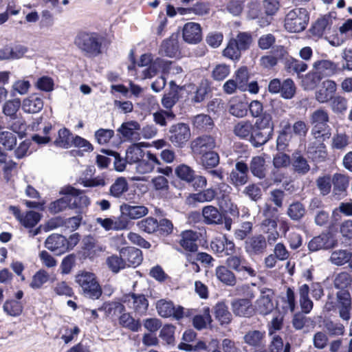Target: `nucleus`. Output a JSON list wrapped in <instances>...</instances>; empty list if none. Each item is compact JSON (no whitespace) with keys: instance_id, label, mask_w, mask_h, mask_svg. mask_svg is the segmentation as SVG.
<instances>
[{"instance_id":"2f4dec72","label":"nucleus","mask_w":352,"mask_h":352,"mask_svg":"<svg viewBox=\"0 0 352 352\" xmlns=\"http://www.w3.org/2000/svg\"><path fill=\"white\" fill-rule=\"evenodd\" d=\"M333 194L337 198L344 197L349 186V177L341 173L332 176Z\"/></svg>"},{"instance_id":"de8ad7c7","label":"nucleus","mask_w":352,"mask_h":352,"mask_svg":"<svg viewBox=\"0 0 352 352\" xmlns=\"http://www.w3.org/2000/svg\"><path fill=\"white\" fill-rule=\"evenodd\" d=\"M72 133L66 127L60 129L58 131V136L54 141V146L62 148H68L72 146Z\"/></svg>"},{"instance_id":"c85d7f7f","label":"nucleus","mask_w":352,"mask_h":352,"mask_svg":"<svg viewBox=\"0 0 352 352\" xmlns=\"http://www.w3.org/2000/svg\"><path fill=\"white\" fill-rule=\"evenodd\" d=\"M212 94V82L207 78L202 79L190 98L193 104H199L204 102Z\"/></svg>"},{"instance_id":"052dcab7","label":"nucleus","mask_w":352,"mask_h":352,"mask_svg":"<svg viewBox=\"0 0 352 352\" xmlns=\"http://www.w3.org/2000/svg\"><path fill=\"white\" fill-rule=\"evenodd\" d=\"M268 349L270 352H291V344L289 342L284 344L280 336L274 335L269 344Z\"/></svg>"},{"instance_id":"6ab92c4d","label":"nucleus","mask_w":352,"mask_h":352,"mask_svg":"<svg viewBox=\"0 0 352 352\" xmlns=\"http://www.w3.org/2000/svg\"><path fill=\"white\" fill-rule=\"evenodd\" d=\"M216 146L215 138L210 135H201L191 142L192 153L196 157L213 151Z\"/></svg>"},{"instance_id":"39448f33","label":"nucleus","mask_w":352,"mask_h":352,"mask_svg":"<svg viewBox=\"0 0 352 352\" xmlns=\"http://www.w3.org/2000/svg\"><path fill=\"white\" fill-rule=\"evenodd\" d=\"M230 186L224 182L219 183L215 188L202 189L197 193H192L188 197L189 204L210 202L214 199L226 201L229 199Z\"/></svg>"},{"instance_id":"f257e3e1","label":"nucleus","mask_w":352,"mask_h":352,"mask_svg":"<svg viewBox=\"0 0 352 352\" xmlns=\"http://www.w3.org/2000/svg\"><path fill=\"white\" fill-rule=\"evenodd\" d=\"M60 195L64 197L52 201L48 207L49 212L55 214L67 208H81L90 204L89 199L84 195V191L68 185L61 188Z\"/></svg>"},{"instance_id":"7c9ffc66","label":"nucleus","mask_w":352,"mask_h":352,"mask_svg":"<svg viewBox=\"0 0 352 352\" xmlns=\"http://www.w3.org/2000/svg\"><path fill=\"white\" fill-rule=\"evenodd\" d=\"M337 90V84L331 80H327L322 82L321 88L316 93V100L324 103L331 100Z\"/></svg>"},{"instance_id":"3c124183","label":"nucleus","mask_w":352,"mask_h":352,"mask_svg":"<svg viewBox=\"0 0 352 352\" xmlns=\"http://www.w3.org/2000/svg\"><path fill=\"white\" fill-rule=\"evenodd\" d=\"M300 305L302 312L309 314L313 309V302L309 297V287L307 284H304L299 287Z\"/></svg>"},{"instance_id":"4d7b16f0","label":"nucleus","mask_w":352,"mask_h":352,"mask_svg":"<svg viewBox=\"0 0 352 352\" xmlns=\"http://www.w3.org/2000/svg\"><path fill=\"white\" fill-rule=\"evenodd\" d=\"M176 327L172 324H164L160 331L159 337L162 339L163 342L167 345L174 346L175 343V333Z\"/></svg>"},{"instance_id":"a18cd8bd","label":"nucleus","mask_w":352,"mask_h":352,"mask_svg":"<svg viewBox=\"0 0 352 352\" xmlns=\"http://www.w3.org/2000/svg\"><path fill=\"white\" fill-rule=\"evenodd\" d=\"M253 129L254 124L250 121L241 120L234 125L233 132L240 139L249 141Z\"/></svg>"},{"instance_id":"49530a36","label":"nucleus","mask_w":352,"mask_h":352,"mask_svg":"<svg viewBox=\"0 0 352 352\" xmlns=\"http://www.w3.org/2000/svg\"><path fill=\"white\" fill-rule=\"evenodd\" d=\"M98 310L103 311L107 316H117L124 312L126 309L122 301H108L104 302Z\"/></svg>"},{"instance_id":"4be33fe9","label":"nucleus","mask_w":352,"mask_h":352,"mask_svg":"<svg viewBox=\"0 0 352 352\" xmlns=\"http://www.w3.org/2000/svg\"><path fill=\"white\" fill-rule=\"evenodd\" d=\"M179 36L178 33H173L164 39L160 45L159 54L168 58H179L181 54Z\"/></svg>"},{"instance_id":"aec40b11","label":"nucleus","mask_w":352,"mask_h":352,"mask_svg":"<svg viewBox=\"0 0 352 352\" xmlns=\"http://www.w3.org/2000/svg\"><path fill=\"white\" fill-rule=\"evenodd\" d=\"M226 265L230 269L234 270L237 273L247 274L251 277H254L256 275V271L251 267L249 262L243 255L230 256L226 259Z\"/></svg>"},{"instance_id":"9b49d317","label":"nucleus","mask_w":352,"mask_h":352,"mask_svg":"<svg viewBox=\"0 0 352 352\" xmlns=\"http://www.w3.org/2000/svg\"><path fill=\"white\" fill-rule=\"evenodd\" d=\"M109 195L115 198H124L130 202H134L139 197L135 186H129L126 179L118 177L109 188Z\"/></svg>"},{"instance_id":"c03bdc74","label":"nucleus","mask_w":352,"mask_h":352,"mask_svg":"<svg viewBox=\"0 0 352 352\" xmlns=\"http://www.w3.org/2000/svg\"><path fill=\"white\" fill-rule=\"evenodd\" d=\"M324 331L331 337L342 336L344 333V326L340 322H335L329 318L322 320Z\"/></svg>"},{"instance_id":"a19ab883","label":"nucleus","mask_w":352,"mask_h":352,"mask_svg":"<svg viewBox=\"0 0 352 352\" xmlns=\"http://www.w3.org/2000/svg\"><path fill=\"white\" fill-rule=\"evenodd\" d=\"M43 107V99L36 94L30 96L23 101L22 109L25 112L29 113H36L42 110Z\"/></svg>"},{"instance_id":"72a5a7b5","label":"nucleus","mask_w":352,"mask_h":352,"mask_svg":"<svg viewBox=\"0 0 352 352\" xmlns=\"http://www.w3.org/2000/svg\"><path fill=\"white\" fill-rule=\"evenodd\" d=\"M324 142L312 143L308 146L307 154L311 160L316 163L324 162L328 156V152Z\"/></svg>"},{"instance_id":"f03ea898","label":"nucleus","mask_w":352,"mask_h":352,"mask_svg":"<svg viewBox=\"0 0 352 352\" xmlns=\"http://www.w3.org/2000/svg\"><path fill=\"white\" fill-rule=\"evenodd\" d=\"M74 43L86 57L94 58L102 54L104 45L110 41L97 32L81 30L77 33Z\"/></svg>"},{"instance_id":"5fc2aeb1","label":"nucleus","mask_w":352,"mask_h":352,"mask_svg":"<svg viewBox=\"0 0 352 352\" xmlns=\"http://www.w3.org/2000/svg\"><path fill=\"white\" fill-rule=\"evenodd\" d=\"M200 162L205 169H211L217 166L219 164V155L213 151L204 153L198 156Z\"/></svg>"},{"instance_id":"0eeeda50","label":"nucleus","mask_w":352,"mask_h":352,"mask_svg":"<svg viewBox=\"0 0 352 352\" xmlns=\"http://www.w3.org/2000/svg\"><path fill=\"white\" fill-rule=\"evenodd\" d=\"M76 282L80 287L85 297L99 299L102 294V287L95 274L82 271L76 276Z\"/></svg>"},{"instance_id":"680f3d73","label":"nucleus","mask_w":352,"mask_h":352,"mask_svg":"<svg viewBox=\"0 0 352 352\" xmlns=\"http://www.w3.org/2000/svg\"><path fill=\"white\" fill-rule=\"evenodd\" d=\"M305 208L300 201L291 204L287 211V215L293 221H300L305 216Z\"/></svg>"},{"instance_id":"f704fd0d","label":"nucleus","mask_w":352,"mask_h":352,"mask_svg":"<svg viewBox=\"0 0 352 352\" xmlns=\"http://www.w3.org/2000/svg\"><path fill=\"white\" fill-rule=\"evenodd\" d=\"M28 52V47L22 45H16L14 47L6 45L0 49V60H14L22 58Z\"/></svg>"},{"instance_id":"a211bd4d","label":"nucleus","mask_w":352,"mask_h":352,"mask_svg":"<svg viewBox=\"0 0 352 352\" xmlns=\"http://www.w3.org/2000/svg\"><path fill=\"white\" fill-rule=\"evenodd\" d=\"M168 133L170 141L179 147H182L190 138V127L183 122L172 125Z\"/></svg>"},{"instance_id":"a878e982","label":"nucleus","mask_w":352,"mask_h":352,"mask_svg":"<svg viewBox=\"0 0 352 352\" xmlns=\"http://www.w3.org/2000/svg\"><path fill=\"white\" fill-rule=\"evenodd\" d=\"M182 36L184 41L190 44H197L202 40V30L200 24L188 22L182 29Z\"/></svg>"},{"instance_id":"9d476101","label":"nucleus","mask_w":352,"mask_h":352,"mask_svg":"<svg viewBox=\"0 0 352 352\" xmlns=\"http://www.w3.org/2000/svg\"><path fill=\"white\" fill-rule=\"evenodd\" d=\"M309 20L306 8H296L290 10L285 18V28L290 32H300L305 30Z\"/></svg>"},{"instance_id":"0e129e2a","label":"nucleus","mask_w":352,"mask_h":352,"mask_svg":"<svg viewBox=\"0 0 352 352\" xmlns=\"http://www.w3.org/2000/svg\"><path fill=\"white\" fill-rule=\"evenodd\" d=\"M50 274L45 270H39L32 276L30 287L36 290L42 288L44 284L48 282Z\"/></svg>"},{"instance_id":"20e7f679","label":"nucleus","mask_w":352,"mask_h":352,"mask_svg":"<svg viewBox=\"0 0 352 352\" xmlns=\"http://www.w3.org/2000/svg\"><path fill=\"white\" fill-rule=\"evenodd\" d=\"M311 135L318 142H324L331 136V129L329 125V115L324 108L314 111L309 117Z\"/></svg>"},{"instance_id":"ea45409f","label":"nucleus","mask_w":352,"mask_h":352,"mask_svg":"<svg viewBox=\"0 0 352 352\" xmlns=\"http://www.w3.org/2000/svg\"><path fill=\"white\" fill-rule=\"evenodd\" d=\"M157 164H160V162L156 155L148 151H146V155L138 164L137 169L140 173H148L153 171L155 166Z\"/></svg>"},{"instance_id":"2eb2a0df","label":"nucleus","mask_w":352,"mask_h":352,"mask_svg":"<svg viewBox=\"0 0 352 352\" xmlns=\"http://www.w3.org/2000/svg\"><path fill=\"white\" fill-rule=\"evenodd\" d=\"M121 300L136 314L144 315L148 310V300L144 294L131 292L123 295Z\"/></svg>"},{"instance_id":"c9c22d12","label":"nucleus","mask_w":352,"mask_h":352,"mask_svg":"<svg viewBox=\"0 0 352 352\" xmlns=\"http://www.w3.org/2000/svg\"><path fill=\"white\" fill-rule=\"evenodd\" d=\"M266 337L265 331L250 330L243 336L244 342L254 349H260L264 346Z\"/></svg>"},{"instance_id":"69168bd1","label":"nucleus","mask_w":352,"mask_h":352,"mask_svg":"<svg viewBox=\"0 0 352 352\" xmlns=\"http://www.w3.org/2000/svg\"><path fill=\"white\" fill-rule=\"evenodd\" d=\"M257 310L263 316L270 314L274 309V303L269 295L261 296L256 301Z\"/></svg>"},{"instance_id":"bf43d9fd","label":"nucleus","mask_w":352,"mask_h":352,"mask_svg":"<svg viewBox=\"0 0 352 352\" xmlns=\"http://www.w3.org/2000/svg\"><path fill=\"white\" fill-rule=\"evenodd\" d=\"M122 256L119 254H112L106 259V264L108 268L114 274H118L121 270L126 269Z\"/></svg>"},{"instance_id":"7ed1b4c3","label":"nucleus","mask_w":352,"mask_h":352,"mask_svg":"<svg viewBox=\"0 0 352 352\" xmlns=\"http://www.w3.org/2000/svg\"><path fill=\"white\" fill-rule=\"evenodd\" d=\"M274 127L272 115L265 112L254 124V129L249 139L252 146L258 148L266 144L272 138Z\"/></svg>"},{"instance_id":"f8f14e48","label":"nucleus","mask_w":352,"mask_h":352,"mask_svg":"<svg viewBox=\"0 0 352 352\" xmlns=\"http://www.w3.org/2000/svg\"><path fill=\"white\" fill-rule=\"evenodd\" d=\"M338 244V241L336 234L329 230H325L314 236L309 241L307 248L309 252H315L320 250L333 249Z\"/></svg>"},{"instance_id":"5701e85b","label":"nucleus","mask_w":352,"mask_h":352,"mask_svg":"<svg viewBox=\"0 0 352 352\" xmlns=\"http://www.w3.org/2000/svg\"><path fill=\"white\" fill-rule=\"evenodd\" d=\"M119 253L122 256L126 268H135L142 263V252L138 248L132 246L123 247Z\"/></svg>"},{"instance_id":"8fccbe9b","label":"nucleus","mask_w":352,"mask_h":352,"mask_svg":"<svg viewBox=\"0 0 352 352\" xmlns=\"http://www.w3.org/2000/svg\"><path fill=\"white\" fill-rule=\"evenodd\" d=\"M194 129L200 131L211 130L214 126V122L212 118L204 113H200L194 116L192 119Z\"/></svg>"},{"instance_id":"b1692460","label":"nucleus","mask_w":352,"mask_h":352,"mask_svg":"<svg viewBox=\"0 0 352 352\" xmlns=\"http://www.w3.org/2000/svg\"><path fill=\"white\" fill-rule=\"evenodd\" d=\"M45 246L56 255H61L68 252L66 237L62 234H52L50 235L45 241Z\"/></svg>"},{"instance_id":"412c9836","label":"nucleus","mask_w":352,"mask_h":352,"mask_svg":"<svg viewBox=\"0 0 352 352\" xmlns=\"http://www.w3.org/2000/svg\"><path fill=\"white\" fill-rule=\"evenodd\" d=\"M101 252V247L97 244L93 237L89 236L82 240V245L78 251L77 255L81 261L87 259L93 261L99 256Z\"/></svg>"},{"instance_id":"09e8293b","label":"nucleus","mask_w":352,"mask_h":352,"mask_svg":"<svg viewBox=\"0 0 352 352\" xmlns=\"http://www.w3.org/2000/svg\"><path fill=\"white\" fill-rule=\"evenodd\" d=\"M120 210L122 213L126 214L131 219H137L146 215L148 210L144 206H131L124 204L120 206Z\"/></svg>"},{"instance_id":"338daca9","label":"nucleus","mask_w":352,"mask_h":352,"mask_svg":"<svg viewBox=\"0 0 352 352\" xmlns=\"http://www.w3.org/2000/svg\"><path fill=\"white\" fill-rule=\"evenodd\" d=\"M157 225V220L152 217H146L138 221L137 224L141 231L150 234H156Z\"/></svg>"},{"instance_id":"f3484780","label":"nucleus","mask_w":352,"mask_h":352,"mask_svg":"<svg viewBox=\"0 0 352 352\" xmlns=\"http://www.w3.org/2000/svg\"><path fill=\"white\" fill-rule=\"evenodd\" d=\"M210 248L219 256H232L236 253V245L226 234L214 237L210 242Z\"/></svg>"},{"instance_id":"393cba45","label":"nucleus","mask_w":352,"mask_h":352,"mask_svg":"<svg viewBox=\"0 0 352 352\" xmlns=\"http://www.w3.org/2000/svg\"><path fill=\"white\" fill-rule=\"evenodd\" d=\"M186 261L191 265L194 272L198 273L201 269L197 262H200L204 267L213 266L214 258L209 254L203 252H195L192 254H188Z\"/></svg>"},{"instance_id":"e2e57ef3","label":"nucleus","mask_w":352,"mask_h":352,"mask_svg":"<svg viewBox=\"0 0 352 352\" xmlns=\"http://www.w3.org/2000/svg\"><path fill=\"white\" fill-rule=\"evenodd\" d=\"M212 322L208 307L204 308V315H196L192 318V325L197 330H201L206 327V324Z\"/></svg>"},{"instance_id":"e433bc0d","label":"nucleus","mask_w":352,"mask_h":352,"mask_svg":"<svg viewBox=\"0 0 352 352\" xmlns=\"http://www.w3.org/2000/svg\"><path fill=\"white\" fill-rule=\"evenodd\" d=\"M215 319L221 325L229 324L232 320V316L228 305L224 302H218L213 307Z\"/></svg>"},{"instance_id":"6e6552de","label":"nucleus","mask_w":352,"mask_h":352,"mask_svg":"<svg viewBox=\"0 0 352 352\" xmlns=\"http://www.w3.org/2000/svg\"><path fill=\"white\" fill-rule=\"evenodd\" d=\"M331 297L328 296V300L324 305V308L328 311H335L337 309L340 317L346 321L351 318V310L352 309V300L351 294L348 289H340L336 293V301L330 300Z\"/></svg>"},{"instance_id":"603ef678","label":"nucleus","mask_w":352,"mask_h":352,"mask_svg":"<svg viewBox=\"0 0 352 352\" xmlns=\"http://www.w3.org/2000/svg\"><path fill=\"white\" fill-rule=\"evenodd\" d=\"M314 67L320 74L324 73L328 76L335 74L340 70L337 64L329 60H317L314 63Z\"/></svg>"},{"instance_id":"dca6fc26","label":"nucleus","mask_w":352,"mask_h":352,"mask_svg":"<svg viewBox=\"0 0 352 352\" xmlns=\"http://www.w3.org/2000/svg\"><path fill=\"white\" fill-rule=\"evenodd\" d=\"M201 235V233L192 230H186L181 232L179 244L184 250L183 254L186 260L188 254H192L198 251L197 241L199 240Z\"/></svg>"},{"instance_id":"37998d69","label":"nucleus","mask_w":352,"mask_h":352,"mask_svg":"<svg viewBox=\"0 0 352 352\" xmlns=\"http://www.w3.org/2000/svg\"><path fill=\"white\" fill-rule=\"evenodd\" d=\"M215 274L219 281L227 285L234 286L236 283V278L234 274L228 266L219 265L217 267Z\"/></svg>"},{"instance_id":"bb28decb","label":"nucleus","mask_w":352,"mask_h":352,"mask_svg":"<svg viewBox=\"0 0 352 352\" xmlns=\"http://www.w3.org/2000/svg\"><path fill=\"white\" fill-rule=\"evenodd\" d=\"M231 309L236 316L250 318L254 314L252 302L242 298H235L231 302Z\"/></svg>"},{"instance_id":"774afa93","label":"nucleus","mask_w":352,"mask_h":352,"mask_svg":"<svg viewBox=\"0 0 352 352\" xmlns=\"http://www.w3.org/2000/svg\"><path fill=\"white\" fill-rule=\"evenodd\" d=\"M248 111V104L242 100H233L231 102L229 112L234 116L243 118L245 116Z\"/></svg>"},{"instance_id":"864d4df0","label":"nucleus","mask_w":352,"mask_h":352,"mask_svg":"<svg viewBox=\"0 0 352 352\" xmlns=\"http://www.w3.org/2000/svg\"><path fill=\"white\" fill-rule=\"evenodd\" d=\"M3 311L12 317H18L21 315L23 311V304L14 299L6 300L3 305Z\"/></svg>"},{"instance_id":"c756f323","label":"nucleus","mask_w":352,"mask_h":352,"mask_svg":"<svg viewBox=\"0 0 352 352\" xmlns=\"http://www.w3.org/2000/svg\"><path fill=\"white\" fill-rule=\"evenodd\" d=\"M333 23L331 14H324L318 18L309 29L311 35L316 38H321L327 30H329Z\"/></svg>"},{"instance_id":"13d9d810","label":"nucleus","mask_w":352,"mask_h":352,"mask_svg":"<svg viewBox=\"0 0 352 352\" xmlns=\"http://www.w3.org/2000/svg\"><path fill=\"white\" fill-rule=\"evenodd\" d=\"M230 74V66L226 63L217 64L211 71L210 76L213 80L223 81Z\"/></svg>"},{"instance_id":"ddd939ff","label":"nucleus","mask_w":352,"mask_h":352,"mask_svg":"<svg viewBox=\"0 0 352 352\" xmlns=\"http://www.w3.org/2000/svg\"><path fill=\"white\" fill-rule=\"evenodd\" d=\"M269 242L263 234L249 236L244 241L245 252L250 257L262 256L267 250Z\"/></svg>"},{"instance_id":"4c0bfd02","label":"nucleus","mask_w":352,"mask_h":352,"mask_svg":"<svg viewBox=\"0 0 352 352\" xmlns=\"http://www.w3.org/2000/svg\"><path fill=\"white\" fill-rule=\"evenodd\" d=\"M248 167L253 176L260 179L266 177L267 165L263 157L260 155L253 157Z\"/></svg>"},{"instance_id":"cd10ccee","label":"nucleus","mask_w":352,"mask_h":352,"mask_svg":"<svg viewBox=\"0 0 352 352\" xmlns=\"http://www.w3.org/2000/svg\"><path fill=\"white\" fill-rule=\"evenodd\" d=\"M249 167L243 161L237 162L235 170L230 175L232 184L235 186H243L248 182Z\"/></svg>"},{"instance_id":"423d86ee","label":"nucleus","mask_w":352,"mask_h":352,"mask_svg":"<svg viewBox=\"0 0 352 352\" xmlns=\"http://www.w3.org/2000/svg\"><path fill=\"white\" fill-rule=\"evenodd\" d=\"M252 43V36L247 32H240L235 38H231L226 47L223 50V56L237 61L241 57V52L250 47Z\"/></svg>"},{"instance_id":"58836bf2","label":"nucleus","mask_w":352,"mask_h":352,"mask_svg":"<svg viewBox=\"0 0 352 352\" xmlns=\"http://www.w3.org/2000/svg\"><path fill=\"white\" fill-rule=\"evenodd\" d=\"M283 65L286 72L291 75H298L301 72H305L308 68L307 63L298 59L294 58L289 54L284 60Z\"/></svg>"},{"instance_id":"473e14b6","label":"nucleus","mask_w":352,"mask_h":352,"mask_svg":"<svg viewBox=\"0 0 352 352\" xmlns=\"http://www.w3.org/2000/svg\"><path fill=\"white\" fill-rule=\"evenodd\" d=\"M291 164L294 171L299 175H306L310 170L307 160L300 151L296 150L291 157Z\"/></svg>"},{"instance_id":"4468645a","label":"nucleus","mask_w":352,"mask_h":352,"mask_svg":"<svg viewBox=\"0 0 352 352\" xmlns=\"http://www.w3.org/2000/svg\"><path fill=\"white\" fill-rule=\"evenodd\" d=\"M156 309L158 314L162 318L173 317L177 320L182 319L185 316L184 309L183 307L178 305L175 307L171 300L160 299L156 303ZM186 316L189 314H186Z\"/></svg>"},{"instance_id":"1a4fd4ad","label":"nucleus","mask_w":352,"mask_h":352,"mask_svg":"<svg viewBox=\"0 0 352 352\" xmlns=\"http://www.w3.org/2000/svg\"><path fill=\"white\" fill-rule=\"evenodd\" d=\"M278 212L277 208L270 205H266L263 214L265 219L261 223V229L270 245L275 244L280 236L277 230V219L273 218V216Z\"/></svg>"},{"instance_id":"79ce46f5","label":"nucleus","mask_w":352,"mask_h":352,"mask_svg":"<svg viewBox=\"0 0 352 352\" xmlns=\"http://www.w3.org/2000/svg\"><path fill=\"white\" fill-rule=\"evenodd\" d=\"M204 221L208 225L220 224L222 223V216L217 208L208 205L202 208Z\"/></svg>"},{"instance_id":"6e6d98bb","label":"nucleus","mask_w":352,"mask_h":352,"mask_svg":"<svg viewBox=\"0 0 352 352\" xmlns=\"http://www.w3.org/2000/svg\"><path fill=\"white\" fill-rule=\"evenodd\" d=\"M119 324L133 332H137L141 327V324L135 320L129 313L123 312L118 318Z\"/></svg>"}]
</instances>
